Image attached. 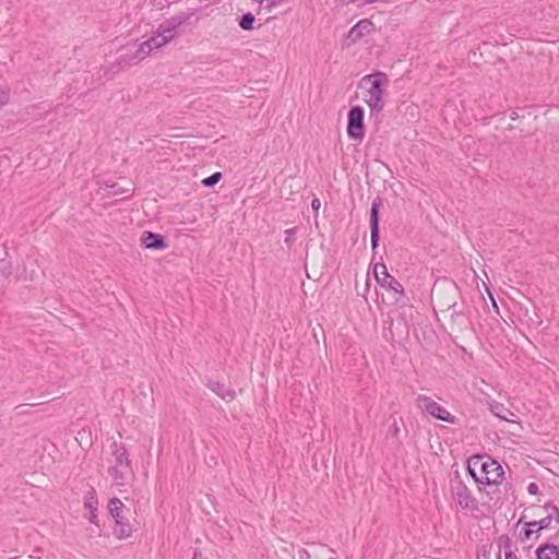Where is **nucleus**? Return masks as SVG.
Wrapping results in <instances>:
<instances>
[{
  "label": "nucleus",
  "mask_w": 559,
  "mask_h": 559,
  "mask_svg": "<svg viewBox=\"0 0 559 559\" xmlns=\"http://www.w3.org/2000/svg\"><path fill=\"white\" fill-rule=\"evenodd\" d=\"M484 459V455L481 454H475V455H472L468 460H467V463H466V471L467 473L472 476V478L474 479V481L476 484H479L481 485V481H484V478L483 477H479L476 473V469L474 466H472V463H480V461Z\"/></svg>",
  "instance_id": "nucleus-19"
},
{
  "label": "nucleus",
  "mask_w": 559,
  "mask_h": 559,
  "mask_svg": "<svg viewBox=\"0 0 559 559\" xmlns=\"http://www.w3.org/2000/svg\"><path fill=\"white\" fill-rule=\"evenodd\" d=\"M105 190L107 195H120L129 191V189L120 187L117 182H105Z\"/></svg>",
  "instance_id": "nucleus-25"
},
{
  "label": "nucleus",
  "mask_w": 559,
  "mask_h": 559,
  "mask_svg": "<svg viewBox=\"0 0 559 559\" xmlns=\"http://www.w3.org/2000/svg\"><path fill=\"white\" fill-rule=\"evenodd\" d=\"M135 44L121 46L119 49V57L112 64V68L124 69L133 63H138V58H134Z\"/></svg>",
  "instance_id": "nucleus-14"
},
{
  "label": "nucleus",
  "mask_w": 559,
  "mask_h": 559,
  "mask_svg": "<svg viewBox=\"0 0 559 559\" xmlns=\"http://www.w3.org/2000/svg\"><path fill=\"white\" fill-rule=\"evenodd\" d=\"M222 177L223 176L221 171H215L211 176L202 179L201 183L204 188H213L221 181Z\"/></svg>",
  "instance_id": "nucleus-27"
},
{
  "label": "nucleus",
  "mask_w": 559,
  "mask_h": 559,
  "mask_svg": "<svg viewBox=\"0 0 559 559\" xmlns=\"http://www.w3.org/2000/svg\"><path fill=\"white\" fill-rule=\"evenodd\" d=\"M491 300H492V305H493V307H495L496 309H498V306H497V304H496V301H495V299H493L492 297H491Z\"/></svg>",
  "instance_id": "nucleus-47"
},
{
  "label": "nucleus",
  "mask_w": 559,
  "mask_h": 559,
  "mask_svg": "<svg viewBox=\"0 0 559 559\" xmlns=\"http://www.w3.org/2000/svg\"><path fill=\"white\" fill-rule=\"evenodd\" d=\"M416 405L421 409V412L427 413L438 420L449 424L457 423V418L455 416L450 414L443 406L427 395L419 394L416 399Z\"/></svg>",
  "instance_id": "nucleus-6"
},
{
  "label": "nucleus",
  "mask_w": 559,
  "mask_h": 559,
  "mask_svg": "<svg viewBox=\"0 0 559 559\" xmlns=\"http://www.w3.org/2000/svg\"><path fill=\"white\" fill-rule=\"evenodd\" d=\"M107 509L110 516H112V519L115 520L116 526L112 532L115 537H117L120 540L130 537L133 530L128 518L124 515V511H128V509L126 508L123 502L117 497H114L109 499Z\"/></svg>",
  "instance_id": "nucleus-3"
},
{
  "label": "nucleus",
  "mask_w": 559,
  "mask_h": 559,
  "mask_svg": "<svg viewBox=\"0 0 559 559\" xmlns=\"http://www.w3.org/2000/svg\"><path fill=\"white\" fill-rule=\"evenodd\" d=\"M389 76L382 71H373L366 74L360 80L358 87L366 88L368 95L364 100L370 108V117L379 119V114L382 112L385 106L384 96L386 94V86L389 85Z\"/></svg>",
  "instance_id": "nucleus-1"
},
{
  "label": "nucleus",
  "mask_w": 559,
  "mask_h": 559,
  "mask_svg": "<svg viewBox=\"0 0 559 559\" xmlns=\"http://www.w3.org/2000/svg\"><path fill=\"white\" fill-rule=\"evenodd\" d=\"M111 448L116 462L115 466H120L123 469L132 471V463L126 445L123 443L114 442Z\"/></svg>",
  "instance_id": "nucleus-15"
},
{
  "label": "nucleus",
  "mask_w": 559,
  "mask_h": 559,
  "mask_svg": "<svg viewBox=\"0 0 559 559\" xmlns=\"http://www.w3.org/2000/svg\"><path fill=\"white\" fill-rule=\"evenodd\" d=\"M365 109L360 105L352 106L347 112V136L353 141H361L365 138Z\"/></svg>",
  "instance_id": "nucleus-5"
},
{
  "label": "nucleus",
  "mask_w": 559,
  "mask_h": 559,
  "mask_svg": "<svg viewBox=\"0 0 559 559\" xmlns=\"http://www.w3.org/2000/svg\"><path fill=\"white\" fill-rule=\"evenodd\" d=\"M390 432L393 437H397L399 433H400V427L396 423V420H394V423L391 425L390 427Z\"/></svg>",
  "instance_id": "nucleus-38"
},
{
  "label": "nucleus",
  "mask_w": 559,
  "mask_h": 559,
  "mask_svg": "<svg viewBox=\"0 0 559 559\" xmlns=\"http://www.w3.org/2000/svg\"><path fill=\"white\" fill-rule=\"evenodd\" d=\"M140 246L150 250H165L168 248V239L165 235L145 230L140 238Z\"/></svg>",
  "instance_id": "nucleus-12"
},
{
  "label": "nucleus",
  "mask_w": 559,
  "mask_h": 559,
  "mask_svg": "<svg viewBox=\"0 0 559 559\" xmlns=\"http://www.w3.org/2000/svg\"><path fill=\"white\" fill-rule=\"evenodd\" d=\"M543 508L545 510H550V513L547 515L549 520H555L559 523V508L554 503V501H547Z\"/></svg>",
  "instance_id": "nucleus-30"
},
{
  "label": "nucleus",
  "mask_w": 559,
  "mask_h": 559,
  "mask_svg": "<svg viewBox=\"0 0 559 559\" xmlns=\"http://www.w3.org/2000/svg\"><path fill=\"white\" fill-rule=\"evenodd\" d=\"M34 552L39 554V552H41V549L36 548Z\"/></svg>",
  "instance_id": "nucleus-48"
},
{
  "label": "nucleus",
  "mask_w": 559,
  "mask_h": 559,
  "mask_svg": "<svg viewBox=\"0 0 559 559\" xmlns=\"http://www.w3.org/2000/svg\"><path fill=\"white\" fill-rule=\"evenodd\" d=\"M192 559H202V554L199 550H194Z\"/></svg>",
  "instance_id": "nucleus-42"
},
{
  "label": "nucleus",
  "mask_w": 559,
  "mask_h": 559,
  "mask_svg": "<svg viewBox=\"0 0 559 559\" xmlns=\"http://www.w3.org/2000/svg\"><path fill=\"white\" fill-rule=\"evenodd\" d=\"M451 492L455 502L463 510H476L478 508L477 500L472 496L469 489L462 480L459 471H455L454 477L451 479Z\"/></svg>",
  "instance_id": "nucleus-4"
},
{
  "label": "nucleus",
  "mask_w": 559,
  "mask_h": 559,
  "mask_svg": "<svg viewBox=\"0 0 559 559\" xmlns=\"http://www.w3.org/2000/svg\"><path fill=\"white\" fill-rule=\"evenodd\" d=\"M320 206H321V202L318 198H314L312 201H311V209L314 213V216L317 217L319 215V210H320Z\"/></svg>",
  "instance_id": "nucleus-34"
},
{
  "label": "nucleus",
  "mask_w": 559,
  "mask_h": 559,
  "mask_svg": "<svg viewBox=\"0 0 559 559\" xmlns=\"http://www.w3.org/2000/svg\"><path fill=\"white\" fill-rule=\"evenodd\" d=\"M449 310H451V319L452 321H456L457 319H462L463 323H469V316L468 313H465L463 309H461L457 305V302H454L449 307Z\"/></svg>",
  "instance_id": "nucleus-23"
},
{
  "label": "nucleus",
  "mask_w": 559,
  "mask_h": 559,
  "mask_svg": "<svg viewBox=\"0 0 559 559\" xmlns=\"http://www.w3.org/2000/svg\"><path fill=\"white\" fill-rule=\"evenodd\" d=\"M489 411L499 419L512 423L509 416H514V413L506 407L502 403L491 400L488 402Z\"/></svg>",
  "instance_id": "nucleus-18"
},
{
  "label": "nucleus",
  "mask_w": 559,
  "mask_h": 559,
  "mask_svg": "<svg viewBox=\"0 0 559 559\" xmlns=\"http://www.w3.org/2000/svg\"><path fill=\"white\" fill-rule=\"evenodd\" d=\"M373 276L376 282L386 292L392 293L393 299L401 306H406L408 298L405 295L403 285L392 276L383 262L373 264Z\"/></svg>",
  "instance_id": "nucleus-2"
},
{
  "label": "nucleus",
  "mask_w": 559,
  "mask_h": 559,
  "mask_svg": "<svg viewBox=\"0 0 559 559\" xmlns=\"http://www.w3.org/2000/svg\"><path fill=\"white\" fill-rule=\"evenodd\" d=\"M296 233H297V228L296 227H293V228H289V229L285 230L284 242H285V245L289 249L294 246V243L296 241Z\"/></svg>",
  "instance_id": "nucleus-31"
},
{
  "label": "nucleus",
  "mask_w": 559,
  "mask_h": 559,
  "mask_svg": "<svg viewBox=\"0 0 559 559\" xmlns=\"http://www.w3.org/2000/svg\"><path fill=\"white\" fill-rule=\"evenodd\" d=\"M25 405H19L16 406V409H19L17 414H23L25 413V408H24Z\"/></svg>",
  "instance_id": "nucleus-43"
},
{
  "label": "nucleus",
  "mask_w": 559,
  "mask_h": 559,
  "mask_svg": "<svg viewBox=\"0 0 559 559\" xmlns=\"http://www.w3.org/2000/svg\"><path fill=\"white\" fill-rule=\"evenodd\" d=\"M156 7H157L158 9H160V10H162V9H164L165 7H168V4H165V3H163L162 1H159V2L156 4Z\"/></svg>",
  "instance_id": "nucleus-45"
},
{
  "label": "nucleus",
  "mask_w": 559,
  "mask_h": 559,
  "mask_svg": "<svg viewBox=\"0 0 559 559\" xmlns=\"http://www.w3.org/2000/svg\"><path fill=\"white\" fill-rule=\"evenodd\" d=\"M152 50H148L145 46V41L140 45H135L134 49V58H138L139 61L143 60Z\"/></svg>",
  "instance_id": "nucleus-32"
},
{
  "label": "nucleus",
  "mask_w": 559,
  "mask_h": 559,
  "mask_svg": "<svg viewBox=\"0 0 559 559\" xmlns=\"http://www.w3.org/2000/svg\"><path fill=\"white\" fill-rule=\"evenodd\" d=\"M255 17L251 12L243 13L238 21V25L243 31H252L254 28Z\"/></svg>",
  "instance_id": "nucleus-21"
},
{
  "label": "nucleus",
  "mask_w": 559,
  "mask_h": 559,
  "mask_svg": "<svg viewBox=\"0 0 559 559\" xmlns=\"http://www.w3.org/2000/svg\"><path fill=\"white\" fill-rule=\"evenodd\" d=\"M522 523H524L525 527H523L519 532L518 538L521 542H526V540H528L531 538L532 534L535 533V531H534L533 526H530V522H524V516L523 515L518 521L516 526H519Z\"/></svg>",
  "instance_id": "nucleus-22"
},
{
  "label": "nucleus",
  "mask_w": 559,
  "mask_h": 559,
  "mask_svg": "<svg viewBox=\"0 0 559 559\" xmlns=\"http://www.w3.org/2000/svg\"><path fill=\"white\" fill-rule=\"evenodd\" d=\"M510 118H511L512 120H516V119L519 118L518 112L512 111V112H511V115H510Z\"/></svg>",
  "instance_id": "nucleus-44"
},
{
  "label": "nucleus",
  "mask_w": 559,
  "mask_h": 559,
  "mask_svg": "<svg viewBox=\"0 0 559 559\" xmlns=\"http://www.w3.org/2000/svg\"><path fill=\"white\" fill-rule=\"evenodd\" d=\"M84 509L88 512L87 519L92 524L99 527L97 510H98V498L94 487H91L84 496Z\"/></svg>",
  "instance_id": "nucleus-13"
},
{
  "label": "nucleus",
  "mask_w": 559,
  "mask_h": 559,
  "mask_svg": "<svg viewBox=\"0 0 559 559\" xmlns=\"http://www.w3.org/2000/svg\"><path fill=\"white\" fill-rule=\"evenodd\" d=\"M453 322L459 324V325H466L467 324V323H463L462 319H457L456 321H453Z\"/></svg>",
  "instance_id": "nucleus-46"
},
{
  "label": "nucleus",
  "mask_w": 559,
  "mask_h": 559,
  "mask_svg": "<svg viewBox=\"0 0 559 559\" xmlns=\"http://www.w3.org/2000/svg\"><path fill=\"white\" fill-rule=\"evenodd\" d=\"M527 491L530 495H538L539 493V487L536 483H530L527 486Z\"/></svg>",
  "instance_id": "nucleus-35"
},
{
  "label": "nucleus",
  "mask_w": 559,
  "mask_h": 559,
  "mask_svg": "<svg viewBox=\"0 0 559 559\" xmlns=\"http://www.w3.org/2000/svg\"><path fill=\"white\" fill-rule=\"evenodd\" d=\"M480 471L485 474L484 481L481 485L484 486H495L502 483L504 479V471L500 463L492 457L488 456L486 462L480 464Z\"/></svg>",
  "instance_id": "nucleus-8"
},
{
  "label": "nucleus",
  "mask_w": 559,
  "mask_h": 559,
  "mask_svg": "<svg viewBox=\"0 0 559 559\" xmlns=\"http://www.w3.org/2000/svg\"><path fill=\"white\" fill-rule=\"evenodd\" d=\"M311 556H310V552L305 549V548H300L298 550V559H310Z\"/></svg>",
  "instance_id": "nucleus-37"
},
{
  "label": "nucleus",
  "mask_w": 559,
  "mask_h": 559,
  "mask_svg": "<svg viewBox=\"0 0 559 559\" xmlns=\"http://www.w3.org/2000/svg\"><path fill=\"white\" fill-rule=\"evenodd\" d=\"M145 46L148 50H154L162 48L166 46L165 43H163V38L160 36H157L156 34L154 36H151L148 39L145 40Z\"/></svg>",
  "instance_id": "nucleus-28"
},
{
  "label": "nucleus",
  "mask_w": 559,
  "mask_h": 559,
  "mask_svg": "<svg viewBox=\"0 0 559 559\" xmlns=\"http://www.w3.org/2000/svg\"><path fill=\"white\" fill-rule=\"evenodd\" d=\"M330 559H336V558H330Z\"/></svg>",
  "instance_id": "nucleus-51"
},
{
  "label": "nucleus",
  "mask_w": 559,
  "mask_h": 559,
  "mask_svg": "<svg viewBox=\"0 0 559 559\" xmlns=\"http://www.w3.org/2000/svg\"><path fill=\"white\" fill-rule=\"evenodd\" d=\"M409 331L407 325V320L405 316H400L395 321L391 322L388 331L383 332V337L389 342H395L401 340H406L408 337Z\"/></svg>",
  "instance_id": "nucleus-11"
},
{
  "label": "nucleus",
  "mask_w": 559,
  "mask_h": 559,
  "mask_svg": "<svg viewBox=\"0 0 559 559\" xmlns=\"http://www.w3.org/2000/svg\"><path fill=\"white\" fill-rule=\"evenodd\" d=\"M274 19H275V17H269V19H266V21H265V22H266V23H269L270 21H272V20H274Z\"/></svg>",
  "instance_id": "nucleus-49"
},
{
  "label": "nucleus",
  "mask_w": 559,
  "mask_h": 559,
  "mask_svg": "<svg viewBox=\"0 0 559 559\" xmlns=\"http://www.w3.org/2000/svg\"><path fill=\"white\" fill-rule=\"evenodd\" d=\"M206 386L225 402H231L236 399V391L219 381L209 380Z\"/></svg>",
  "instance_id": "nucleus-16"
},
{
  "label": "nucleus",
  "mask_w": 559,
  "mask_h": 559,
  "mask_svg": "<svg viewBox=\"0 0 559 559\" xmlns=\"http://www.w3.org/2000/svg\"><path fill=\"white\" fill-rule=\"evenodd\" d=\"M195 15L194 9H189L185 12H179L176 15L170 16L164 21L166 29H171L178 36L185 33V25L190 24V20Z\"/></svg>",
  "instance_id": "nucleus-10"
},
{
  "label": "nucleus",
  "mask_w": 559,
  "mask_h": 559,
  "mask_svg": "<svg viewBox=\"0 0 559 559\" xmlns=\"http://www.w3.org/2000/svg\"><path fill=\"white\" fill-rule=\"evenodd\" d=\"M369 288H370V281L367 278V282H366V285H365V289H364V293L361 294V296L364 298H366V293L369 292Z\"/></svg>",
  "instance_id": "nucleus-41"
},
{
  "label": "nucleus",
  "mask_w": 559,
  "mask_h": 559,
  "mask_svg": "<svg viewBox=\"0 0 559 559\" xmlns=\"http://www.w3.org/2000/svg\"><path fill=\"white\" fill-rule=\"evenodd\" d=\"M31 558H33V559H35V558H37V559H43V558H41V557H39V556H37V557H35V556H31Z\"/></svg>",
  "instance_id": "nucleus-50"
},
{
  "label": "nucleus",
  "mask_w": 559,
  "mask_h": 559,
  "mask_svg": "<svg viewBox=\"0 0 559 559\" xmlns=\"http://www.w3.org/2000/svg\"><path fill=\"white\" fill-rule=\"evenodd\" d=\"M156 35L160 36L163 38V43H165L166 45H168L169 43L179 37L177 34L171 32V29H166V25H164V22L157 26Z\"/></svg>",
  "instance_id": "nucleus-20"
},
{
  "label": "nucleus",
  "mask_w": 559,
  "mask_h": 559,
  "mask_svg": "<svg viewBox=\"0 0 559 559\" xmlns=\"http://www.w3.org/2000/svg\"><path fill=\"white\" fill-rule=\"evenodd\" d=\"M550 524L551 520H549L548 516H545L538 521L534 520L530 522V526H533V528L537 527V530L535 531L537 536H539L542 530H547L550 526Z\"/></svg>",
  "instance_id": "nucleus-29"
},
{
  "label": "nucleus",
  "mask_w": 559,
  "mask_h": 559,
  "mask_svg": "<svg viewBox=\"0 0 559 559\" xmlns=\"http://www.w3.org/2000/svg\"><path fill=\"white\" fill-rule=\"evenodd\" d=\"M9 102V94L0 88V107Z\"/></svg>",
  "instance_id": "nucleus-36"
},
{
  "label": "nucleus",
  "mask_w": 559,
  "mask_h": 559,
  "mask_svg": "<svg viewBox=\"0 0 559 559\" xmlns=\"http://www.w3.org/2000/svg\"><path fill=\"white\" fill-rule=\"evenodd\" d=\"M481 551H483L481 556L484 557V559H489L490 551L488 549H486V546H483Z\"/></svg>",
  "instance_id": "nucleus-40"
},
{
  "label": "nucleus",
  "mask_w": 559,
  "mask_h": 559,
  "mask_svg": "<svg viewBox=\"0 0 559 559\" xmlns=\"http://www.w3.org/2000/svg\"><path fill=\"white\" fill-rule=\"evenodd\" d=\"M382 205L383 199L380 195H377L372 200L369 211L370 242L373 252H376V249L380 243V209Z\"/></svg>",
  "instance_id": "nucleus-7"
},
{
  "label": "nucleus",
  "mask_w": 559,
  "mask_h": 559,
  "mask_svg": "<svg viewBox=\"0 0 559 559\" xmlns=\"http://www.w3.org/2000/svg\"><path fill=\"white\" fill-rule=\"evenodd\" d=\"M376 31V26L370 19H362L358 21L355 25L350 27L348 31L345 43L347 46L356 44L366 35H369Z\"/></svg>",
  "instance_id": "nucleus-9"
},
{
  "label": "nucleus",
  "mask_w": 559,
  "mask_h": 559,
  "mask_svg": "<svg viewBox=\"0 0 559 559\" xmlns=\"http://www.w3.org/2000/svg\"><path fill=\"white\" fill-rule=\"evenodd\" d=\"M497 544H498L499 550L497 552L496 559H501V549L502 548L504 549V552L507 550H512L511 549L512 539L510 538V536L508 534H503V535L499 536L497 539Z\"/></svg>",
  "instance_id": "nucleus-24"
},
{
  "label": "nucleus",
  "mask_w": 559,
  "mask_h": 559,
  "mask_svg": "<svg viewBox=\"0 0 559 559\" xmlns=\"http://www.w3.org/2000/svg\"><path fill=\"white\" fill-rule=\"evenodd\" d=\"M0 274L9 277L12 274V263L7 259H0Z\"/></svg>",
  "instance_id": "nucleus-33"
},
{
  "label": "nucleus",
  "mask_w": 559,
  "mask_h": 559,
  "mask_svg": "<svg viewBox=\"0 0 559 559\" xmlns=\"http://www.w3.org/2000/svg\"><path fill=\"white\" fill-rule=\"evenodd\" d=\"M122 467L120 466H110L108 468V474L112 477V479L119 484V485H123L124 484V480H126V477H124V472L121 469Z\"/></svg>",
  "instance_id": "nucleus-26"
},
{
  "label": "nucleus",
  "mask_w": 559,
  "mask_h": 559,
  "mask_svg": "<svg viewBox=\"0 0 559 559\" xmlns=\"http://www.w3.org/2000/svg\"><path fill=\"white\" fill-rule=\"evenodd\" d=\"M536 559H559V546L544 543L535 550Z\"/></svg>",
  "instance_id": "nucleus-17"
},
{
  "label": "nucleus",
  "mask_w": 559,
  "mask_h": 559,
  "mask_svg": "<svg viewBox=\"0 0 559 559\" xmlns=\"http://www.w3.org/2000/svg\"><path fill=\"white\" fill-rule=\"evenodd\" d=\"M504 559H519L513 550H507L504 552Z\"/></svg>",
  "instance_id": "nucleus-39"
}]
</instances>
